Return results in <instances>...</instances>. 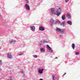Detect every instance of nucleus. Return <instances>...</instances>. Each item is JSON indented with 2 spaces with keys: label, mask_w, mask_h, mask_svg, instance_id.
<instances>
[{
  "label": "nucleus",
  "mask_w": 80,
  "mask_h": 80,
  "mask_svg": "<svg viewBox=\"0 0 80 80\" xmlns=\"http://www.w3.org/2000/svg\"><path fill=\"white\" fill-rule=\"evenodd\" d=\"M62 12V8H59L57 9V11L55 13H56L57 16H60V15H61V12Z\"/></svg>",
  "instance_id": "1"
},
{
  "label": "nucleus",
  "mask_w": 80,
  "mask_h": 80,
  "mask_svg": "<svg viewBox=\"0 0 80 80\" xmlns=\"http://www.w3.org/2000/svg\"><path fill=\"white\" fill-rule=\"evenodd\" d=\"M55 8H51V10L52 12V13H51V15H52L53 14H55L56 13H55V12H54L55 11Z\"/></svg>",
  "instance_id": "2"
},
{
  "label": "nucleus",
  "mask_w": 80,
  "mask_h": 80,
  "mask_svg": "<svg viewBox=\"0 0 80 80\" xmlns=\"http://www.w3.org/2000/svg\"><path fill=\"white\" fill-rule=\"evenodd\" d=\"M16 42V40H11L9 41V43L10 44L12 43V44H14Z\"/></svg>",
  "instance_id": "3"
},
{
  "label": "nucleus",
  "mask_w": 80,
  "mask_h": 80,
  "mask_svg": "<svg viewBox=\"0 0 80 80\" xmlns=\"http://www.w3.org/2000/svg\"><path fill=\"white\" fill-rule=\"evenodd\" d=\"M8 58H12L13 57L12 55V54L10 53H8Z\"/></svg>",
  "instance_id": "4"
},
{
  "label": "nucleus",
  "mask_w": 80,
  "mask_h": 80,
  "mask_svg": "<svg viewBox=\"0 0 80 80\" xmlns=\"http://www.w3.org/2000/svg\"><path fill=\"white\" fill-rule=\"evenodd\" d=\"M39 29L40 31H44V30H45V28H43L42 26L39 27Z\"/></svg>",
  "instance_id": "5"
},
{
  "label": "nucleus",
  "mask_w": 80,
  "mask_h": 80,
  "mask_svg": "<svg viewBox=\"0 0 80 80\" xmlns=\"http://www.w3.org/2000/svg\"><path fill=\"white\" fill-rule=\"evenodd\" d=\"M25 8L27 10H30V6H29L28 4H26L25 5Z\"/></svg>",
  "instance_id": "6"
},
{
  "label": "nucleus",
  "mask_w": 80,
  "mask_h": 80,
  "mask_svg": "<svg viewBox=\"0 0 80 80\" xmlns=\"http://www.w3.org/2000/svg\"><path fill=\"white\" fill-rule=\"evenodd\" d=\"M43 69L42 68V69H39L38 71V72L39 73L42 74L43 73Z\"/></svg>",
  "instance_id": "7"
},
{
  "label": "nucleus",
  "mask_w": 80,
  "mask_h": 80,
  "mask_svg": "<svg viewBox=\"0 0 80 80\" xmlns=\"http://www.w3.org/2000/svg\"><path fill=\"white\" fill-rule=\"evenodd\" d=\"M55 21L53 20L52 19L51 20V26H53V23H54V22Z\"/></svg>",
  "instance_id": "8"
},
{
  "label": "nucleus",
  "mask_w": 80,
  "mask_h": 80,
  "mask_svg": "<svg viewBox=\"0 0 80 80\" xmlns=\"http://www.w3.org/2000/svg\"><path fill=\"white\" fill-rule=\"evenodd\" d=\"M31 28V30H32V31H35V28L34 27V26H31V27L30 28Z\"/></svg>",
  "instance_id": "9"
},
{
  "label": "nucleus",
  "mask_w": 80,
  "mask_h": 80,
  "mask_svg": "<svg viewBox=\"0 0 80 80\" xmlns=\"http://www.w3.org/2000/svg\"><path fill=\"white\" fill-rule=\"evenodd\" d=\"M61 33L62 34H63V33H65V29H61Z\"/></svg>",
  "instance_id": "10"
},
{
  "label": "nucleus",
  "mask_w": 80,
  "mask_h": 80,
  "mask_svg": "<svg viewBox=\"0 0 80 80\" xmlns=\"http://www.w3.org/2000/svg\"><path fill=\"white\" fill-rule=\"evenodd\" d=\"M67 23H68V24H69V25H72V22L70 21H68L67 22Z\"/></svg>",
  "instance_id": "11"
},
{
  "label": "nucleus",
  "mask_w": 80,
  "mask_h": 80,
  "mask_svg": "<svg viewBox=\"0 0 80 80\" xmlns=\"http://www.w3.org/2000/svg\"><path fill=\"white\" fill-rule=\"evenodd\" d=\"M75 45L74 43H72V48L73 50H74L75 49Z\"/></svg>",
  "instance_id": "12"
},
{
  "label": "nucleus",
  "mask_w": 80,
  "mask_h": 80,
  "mask_svg": "<svg viewBox=\"0 0 80 80\" xmlns=\"http://www.w3.org/2000/svg\"><path fill=\"white\" fill-rule=\"evenodd\" d=\"M62 29H61L60 28H56V30L57 32H61V30Z\"/></svg>",
  "instance_id": "13"
},
{
  "label": "nucleus",
  "mask_w": 80,
  "mask_h": 80,
  "mask_svg": "<svg viewBox=\"0 0 80 80\" xmlns=\"http://www.w3.org/2000/svg\"><path fill=\"white\" fill-rule=\"evenodd\" d=\"M47 48H48V50H51V49H52V48H51L50 46H49V45H48L47 44L46 46Z\"/></svg>",
  "instance_id": "14"
},
{
  "label": "nucleus",
  "mask_w": 80,
  "mask_h": 80,
  "mask_svg": "<svg viewBox=\"0 0 80 80\" xmlns=\"http://www.w3.org/2000/svg\"><path fill=\"white\" fill-rule=\"evenodd\" d=\"M40 50L41 52H45V50L43 48H41Z\"/></svg>",
  "instance_id": "15"
},
{
  "label": "nucleus",
  "mask_w": 80,
  "mask_h": 80,
  "mask_svg": "<svg viewBox=\"0 0 80 80\" xmlns=\"http://www.w3.org/2000/svg\"><path fill=\"white\" fill-rule=\"evenodd\" d=\"M62 18L63 20H64L65 19V15H63L62 16Z\"/></svg>",
  "instance_id": "16"
},
{
  "label": "nucleus",
  "mask_w": 80,
  "mask_h": 80,
  "mask_svg": "<svg viewBox=\"0 0 80 80\" xmlns=\"http://www.w3.org/2000/svg\"><path fill=\"white\" fill-rule=\"evenodd\" d=\"M61 26L65 27V24L62 22L61 23Z\"/></svg>",
  "instance_id": "17"
},
{
  "label": "nucleus",
  "mask_w": 80,
  "mask_h": 80,
  "mask_svg": "<svg viewBox=\"0 0 80 80\" xmlns=\"http://www.w3.org/2000/svg\"><path fill=\"white\" fill-rule=\"evenodd\" d=\"M60 21L58 20H57L56 21V22H55V24H56V23H60Z\"/></svg>",
  "instance_id": "18"
},
{
  "label": "nucleus",
  "mask_w": 80,
  "mask_h": 80,
  "mask_svg": "<svg viewBox=\"0 0 80 80\" xmlns=\"http://www.w3.org/2000/svg\"><path fill=\"white\" fill-rule=\"evenodd\" d=\"M52 80H56V78L55 77V76L53 75L52 76Z\"/></svg>",
  "instance_id": "19"
},
{
  "label": "nucleus",
  "mask_w": 80,
  "mask_h": 80,
  "mask_svg": "<svg viewBox=\"0 0 80 80\" xmlns=\"http://www.w3.org/2000/svg\"><path fill=\"white\" fill-rule=\"evenodd\" d=\"M80 53L79 52H76L75 53V55H78Z\"/></svg>",
  "instance_id": "20"
},
{
  "label": "nucleus",
  "mask_w": 80,
  "mask_h": 80,
  "mask_svg": "<svg viewBox=\"0 0 80 80\" xmlns=\"http://www.w3.org/2000/svg\"><path fill=\"white\" fill-rule=\"evenodd\" d=\"M43 42L44 43H48V42H47V41L46 40H44Z\"/></svg>",
  "instance_id": "21"
},
{
  "label": "nucleus",
  "mask_w": 80,
  "mask_h": 80,
  "mask_svg": "<svg viewBox=\"0 0 80 80\" xmlns=\"http://www.w3.org/2000/svg\"><path fill=\"white\" fill-rule=\"evenodd\" d=\"M33 57H34V58H37V55H33Z\"/></svg>",
  "instance_id": "22"
},
{
  "label": "nucleus",
  "mask_w": 80,
  "mask_h": 80,
  "mask_svg": "<svg viewBox=\"0 0 80 80\" xmlns=\"http://www.w3.org/2000/svg\"><path fill=\"white\" fill-rule=\"evenodd\" d=\"M20 56H21V55H23V53H19L18 54Z\"/></svg>",
  "instance_id": "23"
},
{
  "label": "nucleus",
  "mask_w": 80,
  "mask_h": 80,
  "mask_svg": "<svg viewBox=\"0 0 80 80\" xmlns=\"http://www.w3.org/2000/svg\"><path fill=\"white\" fill-rule=\"evenodd\" d=\"M49 52H50L51 53H52V49L49 50Z\"/></svg>",
  "instance_id": "24"
},
{
  "label": "nucleus",
  "mask_w": 80,
  "mask_h": 80,
  "mask_svg": "<svg viewBox=\"0 0 80 80\" xmlns=\"http://www.w3.org/2000/svg\"><path fill=\"white\" fill-rule=\"evenodd\" d=\"M26 1V3H28L29 1H28V0H25Z\"/></svg>",
  "instance_id": "25"
},
{
  "label": "nucleus",
  "mask_w": 80,
  "mask_h": 80,
  "mask_svg": "<svg viewBox=\"0 0 80 80\" xmlns=\"http://www.w3.org/2000/svg\"><path fill=\"white\" fill-rule=\"evenodd\" d=\"M9 80H12V78L11 77L9 78Z\"/></svg>",
  "instance_id": "26"
},
{
  "label": "nucleus",
  "mask_w": 80,
  "mask_h": 80,
  "mask_svg": "<svg viewBox=\"0 0 80 80\" xmlns=\"http://www.w3.org/2000/svg\"><path fill=\"white\" fill-rule=\"evenodd\" d=\"M59 37H60L62 38L63 37V35H60Z\"/></svg>",
  "instance_id": "27"
},
{
  "label": "nucleus",
  "mask_w": 80,
  "mask_h": 80,
  "mask_svg": "<svg viewBox=\"0 0 80 80\" xmlns=\"http://www.w3.org/2000/svg\"><path fill=\"white\" fill-rule=\"evenodd\" d=\"M70 16V15H69L68 14L67 15V17H69Z\"/></svg>",
  "instance_id": "28"
},
{
  "label": "nucleus",
  "mask_w": 80,
  "mask_h": 80,
  "mask_svg": "<svg viewBox=\"0 0 80 80\" xmlns=\"http://www.w3.org/2000/svg\"><path fill=\"white\" fill-rule=\"evenodd\" d=\"M2 65V60H0V65Z\"/></svg>",
  "instance_id": "29"
},
{
  "label": "nucleus",
  "mask_w": 80,
  "mask_h": 80,
  "mask_svg": "<svg viewBox=\"0 0 80 80\" xmlns=\"http://www.w3.org/2000/svg\"><path fill=\"white\" fill-rule=\"evenodd\" d=\"M64 24L65 23V22H66V21L64 20L63 22H62Z\"/></svg>",
  "instance_id": "30"
},
{
  "label": "nucleus",
  "mask_w": 80,
  "mask_h": 80,
  "mask_svg": "<svg viewBox=\"0 0 80 80\" xmlns=\"http://www.w3.org/2000/svg\"><path fill=\"white\" fill-rule=\"evenodd\" d=\"M68 19H69V18H71L70 16H69L68 17Z\"/></svg>",
  "instance_id": "31"
},
{
  "label": "nucleus",
  "mask_w": 80,
  "mask_h": 80,
  "mask_svg": "<svg viewBox=\"0 0 80 80\" xmlns=\"http://www.w3.org/2000/svg\"><path fill=\"white\" fill-rule=\"evenodd\" d=\"M69 1V0H65L66 2H68Z\"/></svg>",
  "instance_id": "32"
},
{
  "label": "nucleus",
  "mask_w": 80,
  "mask_h": 80,
  "mask_svg": "<svg viewBox=\"0 0 80 80\" xmlns=\"http://www.w3.org/2000/svg\"><path fill=\"white\" fill-rule=\"evenodd\" d=\"M66 74V73H65L63 75H62V77L63 76H64V75H65Z\"/></svg>",
  "instance_id": "33"
},
{
  "label": "nucleus",
  "mask_w": 80,
  "mask_h": 80,
  "mask_svg": "<svg viewBox=\"0 0 80 80\" xmlns=\"http://www.w3.org/2000/svg\"><path fill=\"white\" fill-rule=\"evenodd\" d=\"M21 72L22 73H23V71H21Z\"/></svg>",
  "instance_id": "34"
},
{
  "label": "nucleus",
  "mask_w": 80,
  "mask_h": 80,
  "mask_svg": "<svg viewBox=\"0 0 80 80\" xmlns=\"http://www.w3.org/2000/svg\"><path fill=\"white\" fill-rule=\"evenodd\" d=\"M39 80H43L42 78H41Z\"/></svg>",
  "instance_id": "35"
},
{
  "label": "nucleus",
  "mask_w": 80,
  "mask_h": 80,
  "mask_svg": "<svg viewBox=\"0 0 80 80\" xmlns=\"http://www.w3.org/2000/svg\"><path fill=\"white\" fill-rule=\"evenodd\" d=\"M55 58V59H57L58 58L56 57Z\"/></svg>",
  "instance_id": "36"
},
{
  "label": "nucleus",
  "mask_w": 80,
  "mask_h": 80,
  "mask_svg": "<svg viewBox=\"0 0 80 80\" xmlns=\"http://www.w3.org/2000/svg\"><path fill=\"white\" fill-rule=\"evenodd\" d=\"M0 49H1V48H0Z\"/></svg>",
  "instance_id": "37"
},
{
  "label": "nucleus",
  "mask_w": 80,
  "mask_h": 80,
  "mask_svg": "<svg viewBox=\"0 0 80 80\" xmlns=\"http://www.w3.org/2000/svg\"><path fill=\"white\" fill-rule=\"evenodd\" d=\"M40 45H41V44H40Z\"/></svg>",
  "instance_id": "38"
}]
</instances>
